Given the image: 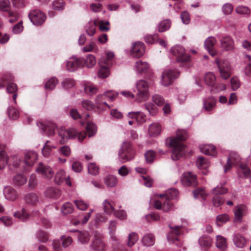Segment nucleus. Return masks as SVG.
<instances>
[{"label":"nucleus","mask_w":251,"mask_h":251,"mask_svg":"<svg viewBox=\"0 0 251 251\" xmlns=\"http://www.w3.org/2000/svg\"><path fill=\"white\" fill-rule=\"evenodd\" d=\"M188 137V133L185 130H178L176 132V137L170 139L169 145L173 148L171 156L173 160L179 159L185 153L186 148L180 141L185 140Z\"/></svg>","instance_id":"nucleus-1"},{"label":"nucleus","mask_w":251,"mask_h":251,"mask_svg":"<svg viewBox=\"0 0 251 251\" xmlns=\"http://www.w3.org/2000/svg\"><path fill=\"white\" fill-rule=\"evenodd\" d=\"M135 151L131 143L129 141L124 142L118 152L119 161L122 163L133 160Z\"/></svg>","instance_id":"nucleus-2"},{"label":"nucleus","mask_w":251,"mask_h":251,"mask_svg":"<svg viewBox=\"0 0 251 251\" xmlns=\"http://www.w3.org/2000/svg\"><path fill=\"white\" fill-rule=\"evenodd\" d=\"M59 136L60 137V144H64L67 142L68 139L77 137L79 142H82L86 137L84 132L77 131L75 128H70L68 130L61 129L59 131Z\"/></svg>","instance_id":"nucleus-3"},{"label":"nucleus","mask_w":251,"mask_h":251,"mask_svg":"<svg viewBox=\"0 0 251 251\" xmlns=\"http://www.w3.org/2000/svg\"><path fill=\"white\" fill-rule=\"evenodd\" d=\"M149 89V84L146 80L141 79L138 81L134 90L136 100L142 102L147 100L150 96Z\"/></svg>","instance_id":"nucleus-4"},{"label":"nucleus","mask_w":251,"mask_h":251,"mask_svg":"<svg viewBox=\"0 0 251 251\" xmlns=\"http://www.w3.org/2000/svg\"><path fill=\"white\" fill-rule=\"evenodd\" d=\"M109 58L110 52H107L106 56L102 57L100 60V68L98 72V75L100 78H104L109 74Z\"/></svg>","instance_id":"nucleus-5"},{"label":"nucleus","mask_w":251,"mask_h":251,"mask_svg":"<svg viewBox=\"0 0 251 251\" xmlns=\"http://www.w3.org/2000/svg\"><path fill=\"white\" fill-rule=\"evenodd\" d=\"M170 52L175 56L177 62H187L190 60V56L185 54V49L180 45H176L173 47Z\"/></svg>","instance_id":"nucleus-6"},{"label":"nucleus","mask_w":251,"mask_h":251,"mask_svg":"<svg viewBox=\"0 0 251 251\" xmlns=\"http://www.w3.org/2000/svg\"><path fill=\"white\" fill-rule=\"evenodd\" d=\"M215 62L218 66L221 77L224 79L228 78L231 75V67L229 62L226 60L220 61L216 58Z\"/></svg>","instance_id":"nucleus-7"},{"label":"nucleus","mask_w":251,"mask_h":251,"mask_svg":"<svg viewBox=\"0 0 251 251\" xmlns=\"http://www.w3.org/2000/svg\"><path fill=\"white\" fill-rule=\"evenodd\" d=\"M36 172L45 179H50L54 176V173L50 166L40 163L35 170Z\"/></svg>","instance_id":"nucleus-8"},{"label":"nucleus","mask_w":251,"mask_h":251,"mask_svg":"<svg viewBox=\"0 0 251 251\" xmlns=\"http://www.w3.org/2000/svg\"><path fill=\"white\" fill-rule=\"evenodd\" d=\"M181 181L183 185L186 186L195 187L198 185L196 176L190 172L182 174Z\"/></svg>","instance_id":"nucleus-9"},{"label":"nucleus","mask_w":251,"mask_h":251,"mask_svg":"<svg viewBox=\"0 0 251 251\" xmlns=\"http://www.w3.org/2000/svg\"><path fill=\"white\" fill-rule=\"evenodd\" d=\"M105 244L101 236L99 234H96L90 245V251H105Z\"/></svg>","instance_id":"nucleus-10"},{"label":"nucleus","mask_w":251,"mask_h":251,"mask_svg":"<svg viewBox=\"0 0 251 251\" xmlns=\"http://www.w3.org/2000/svg\"><path fill=\"white\" fill-rule=\"evenodd\" d=\"M177 76V75L173 70H165L162 73L161 83L164 86H168L173 83Z\"/></svg>","instance_id":"nucleus-11"},{"label":"nucleus","mask_w":251,"mask_h":251,"mask_svg":"<svg viewBox=\"0 0 251 251\" xmlns=\"http://www.w3.org/2000/svg\"><path fill=\"white\" fill-rule=\"evenodd\" d=\"M240 156L236 152H231L227 159L226 164L225 167V172H227L231 168L232 164H239L240 162Z\"/></svg>","instance_id":"nucleus-12"},{"label":"nucleus","mask_w":251,"mask_h":251,"mask_svg":"<svg viewBox=\"0 0 251 251\" xmlns=\"http://www.w3.org/2000/svg\"><path fill=\"white\" fill-rule=\"evenodd\" d=\"M37 125L40 128H41L45 132H47L49 136H51L54 135L55 130L56 128V125L53 123L49 122L46 124L42 122H37Z\"/></svg>","instance_id":"nucleus-13"},{"label":"nucleus","mask_w":251,"mask_h":251,"mask_svg":"<svg viewBox=\"0 0 251 251\" xmlns=\"http://www.w3.org/2000/svg\"><path fill=\"white\" fill-rule=\"evenodd\" d=\"M131 54L134 57H141L145 53L144 45L141 42H136L131 50Z\"/></svg>","instance_id":"nucleus-14"},{"label":"nucleus","mask_w":251,"mask_h":251,"mask_svg":"<svg viewBox=\"0 0 251 251\" xmlns=\"http://www.w3.org/2000/svg\"><path fill=\"white\" fill-rule=\"evenodd\" d=\"M182 226H172L169 225V228L171 231L168 233L167 235L168 240L169 241L175 242V241L178 240V236L181 233V228Z\"/></svg>","instance_id":"nucleus-15"},{"label":"nucleus","mask_w":251,"mask_h":251,"mask_svg":"<svg viewBox=\"0 0 251 251\" xmlns=\"http://www.w3.org/2000/svg\"><path fill=\"white\" fill-rule=\"evenodd\" d=\"M221 47L226 51L232 50L234 49L233 40L229 36H224L220 40Z\"/></svg>","instance_id":"nucleus-16"},{"label":"nucleus","mask_w":251,"mask_h":251,"mask_svg":"<svg viewBox=\"0 0 251 251\" xmlns=\"http://www.w3.org/2000/svg\"><path fill=\"white\" fill-rule=\"evenodd\" d=\"M82 59L80 58L71 57L66 63V67L68 71L73 72L76 70L81 65Z\"/></svg>","instance_id":"nucleus-17"},{"label":"nucleus","mask_w":251,"mask_h":251,"mask_svg":"<svg viewBox=\"0 0 251 251\" xmlns=\"http://www.w3.org/2000/svg\"><path fill=\"white\" fill-rule=\"evenodd\" d=\"M57 142L54 140L47 141L42 149V154L45 157L49 156L52 150L57 148Z\"/></svg>","instance_id":"nucleus-18"},{"label":"nucleus","mask_w":251,"mask_h":251,"mask_svg":"<svg viewBox=\"0 0 251 251\" xmlns=\"http://www.w3.org/2000/svg\"><path fill=\"white\" fill-rule=\"evenodd\" d=\"M44 194L47 198L56 200L60 197L61 191L58 188L51 186L46 189Z\"/></svg>","instance_id":"nucleus-19"},{"label":"nucleus","mask_w":251,"mask_h":251,"mask_svg":"<svg viewBox=\"0 0 251 251\" xmlns=\"http://www.w3.org/2000/svg\"><path fill=\"white\" fill-rule=\"evenodd\" d=\"M216 42V39L212 36L207 38L204 42V47L212 56H214L216 54V51L214 50Z\"/></svg>","instance_id":"nucleus-20"},{"label":"nucleus","mask_w":251,"mask_h":251,"mask_svg":"<svg viewBox=\"0 0 251 251\" xmlns=\"http://www.w3.org/2000/svg\"><path fill=\"white\" fill-rule=\"evenodd\" d=\"M38 155L35 151H29L25 154L24 163L28 166H32L37 160Z\"/></svg>","instance_id":"nucleus-21"},{"label":"nucleus","mask_w":251,"mask_h":251,"mask_svg":"<svg viewBox=\"0 0 251 251\" xmlns=\"http://www.w3.org/2000/svg\"><path fill=\"white\" fill-rule=\"evenodd\" d=\"M216 103V100L213 97H209L203 100V108L206 111L213 110Z\"/></svg>","instance_id":"nucleus-22"},{"label":"nucleus","mask_w":251,"mask_h":251,"mask_svg":"<svg viewBox=\"0 0 251 251\" xmlns=\"http://www.w3.org/2000/svg\"><path fill=\"white\" fill-rule=\"evenodd\" d=\"M82 85L84 88L85 93L87 95L92 96L98 92L97 87L89 82L84 81L82 83Z\"/></svg>","instance_id":"nucleus-23"},{"label":"nucleus","mask_w":251,"mask_h":251,"mask_svg":"<svg viewBox=\"0 0 251 251\" xmlns=\"http://www.w3.org/2000/svg\"><path fill=\"white\" fill-rule=\"evenodd\" d=\"M21 162V158L18 155H12L8 157L7 165L9 169L18 168Z\"/></svg>","instance_id":"nucleus-24"},{"label":"nucleus","mask_w":251,"mask_h":251,"mask_svg":"<svg viewBox=\"0 0 251 251\" xmlns=\"http://www.w3.org/2000/svg\"><path fill=\"white\" fill-rule=\"evenodd\" d=\"M172 205L171 202L169 200L164 201L163 204H162V202L160 201H156L154 203V206L155 208L157 209H162L165 212H167L171 210Z\"/></svg>","instance_id":"nucleus-25"},{"label":"nucleus","mask_w":251,"mask_h":251,"mask_svg":"<svg viewBox=\"0 0 251 251\" xmlns=\"http://www.w3.org/2000/svg\"><path fill=\"white\" fill-rule=\"evenodd\" d=\"M149 68V64L146 62L138 60L136 62L134 66V70L138 74L146 73Z\"/></svg>","instance_id":"nucleus-26"},{"label":"nucleus","mask_w":251,"mask_h":251,"mask_svg":"<svg viewBox=\"0 0 251 251\" xmlns=\"http://www.w3.org/2000/svg\"><path fill=\"white\" fill-rule=\"evenodd\" d=\"M200 150L201 152L206 155L215 156L216 155V149L212 145H204L200 146Z\"/></svg>","instance_id":"nucleus-27"},{"label":"nucleus","mask_w":251,"mask_h":251,"mask_svg":"<svg viewBox=\"0 0 251 251\" xmlns=\"http://www.w3.org/2000/svg\"><path fill=\"white\" fill-rule=\"evenodd\" d=\"M3 194L5 198L10 201L15 200L17 197L16 191L10 186L4 187L3 189Z\"/></svg>","instance_id":"nucleus-28"},{"label":"nucleus","mask_w":251,"mask_h":251,"mask_svg":"<svg viewBox=\"0 0 251 251\" xmlns=\"http://www.w3.org/2000/svg\"><path fill=\"white\" fill-rule=\"evenodd\" d=\"M246 207L244 205H239L236 206L234 208V213L235 219L236 221H241L242 217L245 211Z\"/></svg>","instance_id":"nucleus-29"},{"label":"nucleus","mask_w":251,"mask_h":251,"mask_svg":"<svg viewBox=\"0 0 251 251\" xmlns=\"http://www.w3.org/2000/svg\"><path fill=\"white\" fill-rule=\"evenodd\" d=\"M142 243L144 246L151 247L155 243L154 236L151 233H148L144 235L142 239Z\"/></svg>","instance_id":"nucleus-30"},{"label":"nucleus","mask_w":251,"mask_h":251,"mask_svg":"<svg viewBox=\"0 0 251 251\" xmlns=\"http://www.w3.org/2000/svg\"><path fill=\"white\" fill-rule=\"evenodd\" d=\"M77 240L79 243L85 244L90 240V235L87 231H77Z\"/></svg>","instance_id":"nucleus-31"},{"label":"nucleus","mask_w":251,"mask_h":251,"mask_svg":"<svg viewBox=\"0 0 251 251\" xmlns=\"http://www.w3.org/2000/svg\"><path fill=\"white\" fill-rule=\"evenodd\" d=\"M233 242L236 247L238 248H243L246 243V239L240 234H236L233 237Z\"/></svg>","instance_id":"nucleus-32"},{"label":"nucleus","mask_w":251,"mask_h":251,"mask_svg":"<svg viewBox=\"0 0 251 251\" xmlns=\"http://www.w3.org/2000/svg\"><path fill=\"white\" fill-rule=\"evenodd\" d=\"M161 131V126L157 123L151 124L149 127V133L151 136L158 135Z\"/></svg>","instance_id":"nucleus-33"},{"label":"nucleus","mask_w":251,"mask_h":251,"mask_svg":"<svg viewBox=\"0 0 251 251\" xmlns=\"http://www.w3.org/2000/svg\"><path fill=\"white\" fill-rule=\"evenodd\" d=\"M25 200L27 204L34 205L38 202V197L36 194L29 193L25 196Z\"/></svg>","instance_id":"nucleus-34"},{"label":"nucleus","mask_w":251,"mask_h":251,"mask_svg":"<svg viewBox=\"0 0 251 251\" xmlns=\"http://www.w3.org/2000/svg\"><path fill=\"white\" fill-rule=\"evenodd\" d=\"M36 237L40 242L46 243L49 239V235L47 232L40 229L37 231Z\"/></svg>","instance_id":"nucleus-35"},{"label":"nucleus","mask_w":251,"mask_h":251,"mask_svg":"<svg viewBox=\"0 0 251 251\" xmlns=\"http://www.w3.org/2000/svg\"><path fill=\"white\" fill-rule=\"evenodd\" d=\"M14 216L16 218H18L22 221H25L27 220L29 217V214L25 211L24 208L21 210L18 211L14 213Z\"/></svg>","instance_id":"nucleus-36"},{"label":"nucleus","mask_w":251,"mask_h":251,"mask_svg":"<svg viewBox=\"0 0 251 251\" xmlns=\"http://www.w3.org/2000/svg\"><path fill=\"white\" fill-rule=\"evenodd\" d=\"M65 172L63 169L59 170L55 174L54 181L55 184H60L66 177Z\"/></svg>","instance_id":"nucleus-37"},{"label":"nucleus","mask_w":251,"mask_h":251,"mask_svg":"<svg viewBox=\"0 0 251 251\" xmlns=\"http://www.w3.org/2000/svg\"><path fill=\"white\" fill-rule=\"evenodd\" d=\"M204 81L207 85L213 86L216 81L215 75L211 72L207 73L204 76Z\"/></svg>","instance_id":"nucleus-38"},{"label":"nucleus","mask_w":251,"mask_h":251,"mask_svg":"<svg viewBox=\"0 0 251 251\" xmlns=\"http://www.w3.org/2000/svg\"><path fill=\"white\" fill-rule=\"evenodd\" d=\"M96 62L95 56L93 54H89L86 57L84 64L88 68H92L96 65Z\"/></svg>","instance_id":"nucleus-39"},{"label":"nucleus","mask_w":251,"mask_h":251,"mask_svg":"<svg viewBox=\"0 0 251 251\" xmlns=\"http://www.w3.org/2000/svg\"><path fill=\"white\" fill-rule=\"evenodd\" d=\"M216 245L218 248L222 251L225 250L226 248V239L222 236H217Z\"/></svg>","instance_id":"nucleus-40"},{"label":"nucleus","mask_w":251,"mask_h":251,"mask_svg":"<svg viewBox=\"0 0 251 251\" xmlns=\"http://www.w3.org/2000/svg\"><path fill=\"white\" fill-rule=\"evenodd\" d=\"M199 244L201 246L206 248L210 247L212 244V240L208 236L203 235L199 239Z\"/></svg>","instance_id":"nucleus-41"},{"label":"nucleus","mask_w":251,"mask_h":251,"mask_svg":"<svg viewBox=\"0 0 251 251\" xmlns=\"http://www.w3.org/2000/svg\"><path fill=\"white\" fill-rule=\"evenodd\" d=\"M138 240V235L136 232L130 233L128 236L127 246L129 247H132Z\"/></svg>","instance_id":"nucleus-42"},{"label":"nucleus","mask_w":251,"mask_h":251,"mask_svg":"<svg viewBox=\"0 0 251 251\" xmlns=\"http://www.w3.org/2000/svg\"><path fill=\"white\" fill-rule=\"evenodd\" d=\"M193 195L195 198H201L205 200L207 197V194L205 193L204 190L202 188H197L193 191Z\"/></svg>","instance_id":"nucleus-43"},{"label":"nucleus","mask_w":251,"mask_h":251,"mask_svg":"<svg viewBox=\"0 0 251 251\" xmlns=\"http://www.w3.org/2000/svg\"><path fill=\"white\" fill-rule=\"evenodd\" d=\"M8 162V157L6 152L3 151H0V169L2 170L5 168Z\"/></svg>","instance_id":"nucleus-44"},{"label":"nucleus","mask_w":251,"mask_h":251,"mask_svg":"<svg viewBox=\"0 0 251 251\" xmlns=\"http://www.w3.org/2000/svg\"><path fill=\"white\" fill-rule=\"evenodd\" d=\"M229 216L226 214L219 215L216 218V224L218 226H221L229 220Z\"/></svg>","instance_id":"nucleus-45"},{"label":"nucleus","mask_w":251,"mask_h":251,"mask_svg":"<svg viewBox=\"0 0 251 251\" xmlns=\"http://www.w3.org/2000/svg\"><path fill=\"white\" fill-rule=\"evenodd\" d=\"M235 10L238 14L247 15L251 14V10L247 6L239 5L236 7Z\"/></svg>","instance_id":"nucleus-46"},{"label":"nucleus","mask_w":251,"mask_h":251,"mask_svg":"<svg viewBox=\"0 0 251 251\" xmlns=\"http://www.w3.org/2000/svg\"><path fill=\"white\" fill-rule=\"evenodd\" d=\"M88 173L94 176L97 175L99 173V167L94 163H90L87 165Z\"/></svg>","instance_id":"nucleus-47"},{"label":"nucleus","mask_w":251,"mask_h":251,"mask_svg":"<svg viewBox=\"0 0 251 251\" xmlns=\"http://www.w3.org/2000/svg\"><path fill=\"white\" fill-rule=\"evenodd\" d=\"M86 130L88 133L89 137H91L96 133L97 128L94 123L92 122H88L86 127Z\"/></svg>","instance_id":"nucleus-48"},{"label":"nucleus","mask_w":251,"mask_h":251,"mask_svg":"<svg viewBox=\"0 0 251 251\" xmlns=\"http://www.w3.org/2000/svg\"><path fill=\"white\" fill-rule=\"evenodd\" d=\"M171 26V21L169 19H166L161 22L158 27V31L160 32H164L168 30Z\"/></svg>","instance_id":"nucleus-49"},{"label":"nucleus","mask_w":251,"mask_h":251,"mask_svg":"<svg viewBox=\"0 0 251 251\" xmlns=\"http://www.w3.org/2000/svg\"><path fill=\"white\" fill-rule=\"evenodd\" d=\"M58 152L59 154L66 157H68L71 154V150L70 148L67 145L60 147L58 149Z\"/></svg>","instance_id":"nucleus-50"},{"label":"nucleus","mask_w":251,"mask_h":251,"mask_svg":"<svg viewBox=\"0 0 251 251\" xmlns=\"http://www.w3.org/2000/svg\"><path fill=\"white\" fill-rule=\"evenodd\" d=\"M14 182L17 185H22L26 182V178L22 174H19L15 176L13 179Z\"/></svg>","instance_id":"nucleus-51"},{"label":"nucleus","mask_w":251,"mask_h":251,"mask_svg":"<svg viewBox=\"0 0 251 251\" xmlns=\"http://www.w3.org/2000/svg\"><path fill=\"white\" fill-rule=\"evenodd\" d=\"M113 213L116 217L124 220L126 218V214L124 210L115 211L114 207L111 205V214Z\"/></svg>","instance_id":"nucleus-52"},{"label":"nucleus","mask_w":251,"mask_h":251,"mask_svg":"<svg viewBox=\"0 0 251 251\" xmlns=\"http://www.w3.org/2000/svg\"><path fill=\"white\" fill-rule=\"evenodd\" d=\"M30 21L34 25H41L45 21L46 17H28Z\"/></svg>","instance_id":"nucleus-53"},{"label":"nucleus","mask_w":251,"mask_h":251,"mask_svg":"<svg viewBox=\"0 0 251 251\" xmlns=\"http://www.w3.org/2000/svg\"><path fill=\"white\" fill-rule=\"evenodd\" d=\"M65 3L62 0H55L52 3L53 8L57 11L62 10L65 7Z\"/></svg>","instance_id":"nucleus-54"},{"label":"nucleus","mask_w":251,"mask_h":251,"mask_svg":"<svg viewBox=\"0 0 251 251\" xmlns=\"http://www.w3.org/2000/svg\"><path fill=\"white\" fill-rule=\"evenodd\" d=\"M74 208L73 205L70 202H66L61 208L62 213L64 214H68L73 212Z\"/></svg>","instance_id":"nucleus-55"},{"label":"nucleus","mask_w":251,"mask_h":251,"mask_svg":"<svg viewBox=\"0 0 251 251\" xmlns=\"http://www.w3.org/2000/svg\"><path fill=\"white\" fill-rule=\"evenodd\" d=\"M81 105L83 108L87 110H92L95 107V105L94 103L88 100H82Z\"/></svg>","instance_id":"nucleus-56"},{"label":"nucleus","mask_w":251,"mask_h":251,"mask_svg":"<svg viewBox=\"0 0 251 251\" xmlns=\"http://www.w3.org/2000/svg\"><path fill=\"white\" fill-rule=\"evenodd\" d=\"M57 80L55 77L49 79L45 84V88L48 90L54 89L57 83Z\"/></svg>","instance_id":"nucleus-57"},{"label":"nucleus","mask_w":251,"mask_h":251,"mask_svg":"<svg viewBox=\"0 0 251 251\" xmlns=\"http://www.w3.org/2000/svg\"><path fill=\"white\" fill-rule=\"evenodd\" d=\"M62 84L65 89H68L74 87L75 85V82L74 80L72 78H66L64 79Z\"/></svg>","instance_id":"nucleus-58"},{"label":"nucleus","mask_w":251,"mask_h":251,"mask_svg":"<svg viewBox=\"0 0 251 251\" xmlns=\"http://www.w3.org/2000/svg\"><path fill=\"white\" fill-rule=\"evenodd\" d=\"M178 192L176 189H171L167 191L165 196H166V200L174 199L177 197Z\"/></svg>","instance_id":"nucleus-59"},{"label":"nucleus","mask_w":251,"mask_h":251,"mask_svg":"<svg viewBox=\"0 0 251 251\" xmlns=\"http://www.w3.org/2000/svg\"><path fill=\"white\" fill-rule=\"evenodd\" d=\"M227 190L223 186H217L212 190V194L216 196L222 195L227 193Z\"/></svg>","instance_id":"nucleus-60"},{"label":"nucleus","mask_w":251,"mask_h":251,"mask_svg":"<svg viewBox=\"0 0 251 251\" xmlns=\"http://www.w3.org/2000/svg\"><path fill=\"white\" fill-rule=\"evenodd\" d=\"M155 152L153 151H148L145 153V157L146 162L148 163H151L155 157Z\"/></svg>","instance_id":"nucleus-61"},{"label":"nucleus","mask_w":251,"mask_h":251,"mask_svg":"<svg viewBox=\"0 0 251 251\" xmlns=\"http://www.w3.org/2000/svg\"><path fill=\"white\" fill-rule=\"evenodd\" d=\"M113 241L114 243H112L113 247L114 249H122L123 246L122 244H121L118 241V239L117 237L115 235V234L112 233L111 232V242Z\"/></svg>","instance_id":"nucleus-62"},{"label":"nucleus","mask_w":251,"mask_h":251,"mask_svg":"<svg viewBox=\"0 0 251 251\" xmlns=\"http://www.w3.org/2000/svg\"><path fill=\"white\" fill-rule=\"evenodd\" d=\"M233 10V5L230 3H226L222 6V11L225 15H230Z\"/></svg>","instance_id":"nucleus-63"},{"label":"nucleus","mask_w":251,"mask_h":251,"mask_svg":"<svg viewBox=\"0 0 251 251\" xmlns=\"http://www.w3.org/2000/svg\"><path fill=\"white\" fill-rule=\"evenodd\" d=\"M8 114L9 118L13 120L17 119L19 116V111L14 107L8 108Z\"/></svg>","instance_id":"nucleus-64"}]
</instances>
